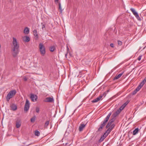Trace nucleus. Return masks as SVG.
Listing matches in <instances>:
<instances>
[{
  "instance_id": "nucleus-1",
  "label": "nucleus",
  "mask_w": 146,
  "mask_h": 146,
  "mask_svg": "<svg viewBox=\"0 0 146 146\" xmlns=\"http://www.w3.org/2000/svg\"><path fill=\"white\" fill-rule=\"evenodd\" d=\"M13 45L11 50L13 56L15 57L19 52V46L16 38L15 37H13Z\"/></svg>"
},
{
  "instance_id": "nucleus-2",
  "label": "nucleus",
  "mask_w": 146,
  "mask_h": 146,
  "mask_svg": "<svg viewBox=\"0 0 146 146\" xmlns=\"http://www.w3.org/2000/svg\"><path fill=\"white\" fill-rule=\"evenodd\" d=\"M111 114V112L110 113L105 119L104 121L102 122L101 124L100 125V127L98 129L99 131H100L102 130L103 127L105 126L107 122L108 121Z\"/></svg>"
},
{
  "instance_id": "nucleus-3",
  "label": "nucleus",
  "mask_w": 146,
  "mask_h": 146,
  "mask_svg": "<svg viewBox=\"0 0 146 146\" xmlns=\"http://www.w3.org/2000/svg\"><path fill=\"white\" fill-rule=\"evenodd\" d=\"M16 93V91L15 90L10 91L6 96L7 101H9L11 98H13L15 95Z\"/></svg>"
},
{
  "instance_id": "nucleus-4",
  "label": "nucleus",
  "mask_w": 146,
  "mask_h": 146,
  "mask_svg": "<svg viewBox=\"0 0 146 146\" xmlns=\"http://www.w3.org/2000/svg\"><path fill=\"white\" fill-rule=\"evenodd\" d=\"M39 47L41 54L43 56L46 53V50L43 44L42 43H40L39 45Z\"/></svg>"
},
{
  "instance_id": "nucleus-5",
  "label": "nucleus",
  "mask_w": 146,
  "mask_h": 146,
  "mask_svg": "<svg viewBox=\"0 0 146 146\" xmlns=\"http://www.w3.org/2000/svg\"><path fill=\"white\" fill-rule=\"evenodd\" d=\"M30 103L29 100L27 99L24 108L25 111H27L29 110L30 107Z\"/></svg>"
},
{
  "instance_id": "nucleus-6",
  "label": "nucleus",
  "mask_w": 146,
  "mask_h": 146,
  "mask_svg": "<svg viewBox=\"0 0 146 146\" xmlns=\"http://www.w3.org/2000/svg\"><path fill=\"white\" fill-rule=\"evenodd\" d=\"M130 10L137 19L139 20H140L141 19L140 17H139L137 13L135 10L134 9L131 8L130 9Z\"/></svg>"
},
{
  "instance_id": "nucleus-7",
  "label": "nucleus",
  "mask_w": 146,
  "mask_h": 146,
  "mask_svg": "<svg viewBox=\"0 0 146 146\" xmlns=\"http://www.w3.org/2000/svg\"><path fill=\"white\" fill-rule=\"evenodd\" d=\"M105 95V94L103 93L102 94H101L100 96H99L96 99L92 100V102L93 103H96L98 102L99 101H100L102 97Z\"/></svg>"
},
{
  "instance_id": "nucleus-8",
  "label": "nucleus",
  "mask_w": 146,
  "mask_h": 146,
  "mask_svg": "<svg viewBox=\"0 0 146 146\" xmlns=\"http://www.w3.org/2000/svg\"><path fill=\"white\" fill-rule=\"evenodd\" d=\"M109 134L107 133L106 131L101 136V138L99 140V142H100L103 141L107 137Z\"/></svg>"
},
{
  "instance_id": "nucleus-9",
  "label": "nucleus",
  "mask_w": 146,
  "mask_h": 146,
  "mask_svg": "<svg viewBox=\"0 0 146 146\" xmlns=\"http://www.w3.org/2000/svg\"><path fill=\"white\" fill-rule=\"evenodd\" d=\"M30 98L33 102L36 101L38 99V97L36 95L31 94Z\"/></svg>"
},
{
  "instance_id": "nucleus-10",
  "label": "nucleus",
  "mask_w": 146,
  "mask_h": 146,
  "mask_svg": "<svg viewBox=\"0 0 146 146\" xmlns=\"http://www.w3.org/2000/svg\"><path fill=\"white\" fill-rule=\"evenodd\" d=\"M21 120L19 119H17L16 121V126L17 128H19L21 125Z\"/></svg>"
},
{
  "instance_id": "nucleus-11",
  "label": "nucleus",
  "mask_w": 146,
  "mask_h": 146,
  "mask_svg": "<svg viewBox=\"0 0 146 146\" xmlns=\"http://www.w3.org/2000/svg\"><path fill=\"white\" fill-rule=\"evenodd\" d=\"M115 126L114 124H112L108 128V129L106 131V133L109 134L110 132L114 128Z\"/></svg>"
},
{
  "instance_id": "nucleus-12",
  "label": "nucleus",
  "mask_w": 146,
  "mask_h": 146,
  "mask_svg": "<svg viewBox=\"0 0 146 146\" xmlns=\"http://www.w3.org/2000/svg\"><path fill=\"white\" fill-rule=\"evenodd\" d=\"M54 101V99L53 98L47 97L46 98L45 102H52Z\"/></svg>"
},
{
  "instance_id": "nucleus-13",
  "label": "nucleus",
  "mask_w": 146,
  "mask_h": 146,
  "mask_svg": "<svg viewBox=\"0 0 146 146\" xmlns=\"http://www.w3.org/2000/svg\"><path fill=\"white\" fill-rule=\"evenodd\" d=\"M123 73L124 72H122L121 73L119 74L118 75H116L115 76L113 80H116L119 78L122 75Z\"/></svg>"
},
{
  "instance_id": "nucleus-14",
  "label": "nucleus",
  "mask_w": 146,
  "mask_h": 146,
  "mask_svg": "<svg viewBox=\"0 0 146 146\" xmlns=\"http://www.w3.org/2000/svg\"><path fill=\"white\" fill-rule=\"evenodd\" d=\"M23 40L24 41L26 42H28L30 40V38L27 36H24L23 37Z\"/></svg>"
},
{
  "instance_id": "nucleus-15",
  "label": "nucleus",
  "mask_w": 146,
  "mask_h": 146,
  "mask_svg": "<svg viewBox=\"0 0 146 146\" xmlns=\"http://www.w3.org/2000/svg\"><path fill=\"white\" fill-rule=\"evenodd\" d=\"M11 109L13 111H15L17 109V107L16 105L15 104H12L11 106Z\"/></svg>"
},
{
  "instance_id": "nucleus-16",
  "label": "nucleus",
  "mask_w": 146,
  "mask_h": 146,
  "mask_svg": "<svg viewBox=\"0 0 146 146\" xmlns=\"http://www.w3.org/2000/svg\"><path fill=\"white\" fill-rule=\"evenodd\" d=\"M86 125V124H81L79 127V130L80 131H82L83 130L84 128V127H85Z\"/></svg>"
},
{
  "instance_id": "nucleus-17",
  "label": "nucleus",
  "mask_w": 146,
  "mask_h": 146,
  "mask_svg": "<svg viewBox=\"0 0 146 146\" xmlns=\"http://www.w3.org/2000/svg\"><path fill=\"white\" fill-rule=\"evenodd\" d=\"M29 32V28L27 27H26L24 30V33L25 34H28Z\"/></svg>"
},
{
  "instance_id": "nucleus-18",
  "label": "nucleus",
  "mask_w": 146,
  "mask_h": 146,
  "mask_svg": "<svg viewBox=\"0 0 146 146\" xmlns=\"http://www.w3.org/2000/svg\"><path fill=\"white\" fill-rule=\"evenodd\" d=\"M139 129L138 128H136L133 131V135H135L138 133Z\"/></svg>"
},
{
  "instance_id": "nucleus-19",
  "label": "nucleus",
  "mask_w": 146,
  "mask_h": 146,
  "mask_svg": "<svg viewBox=\"0 0 146 146\" xmlns=\"http://www.w3.org/2000/svg\"><path fill=\"white\" fill-rule=\"evenodd\" d=\"M143 85L141 83L138 86L137 88L135 89L136 91L137 92L139 90L141 87L143 86Z\"/></svg>"
},
{
  "instance_id": "nucleus-20",
  "label": "nucleus",
  "mask_w": 146,
  "mask_h": 146,
  "mask_svg": "<svg viewBox=\"0 0 146 146\" xmlns=\"http://www.w3.org/2000/svg\"><path fill=\"white\" fill-rule=\"evenodd\" d=\"M127 104L125 103L123 105H122L120 108H119V110L121 111L125 107L126 105Z\"/></svg>"
},
{
  "instance_id": "nucleus-21",
  "label": "nucleus",
  "mask_w": 146,
  "mask_h": 146,
  "mask_svg": "<svg viewBox=\"0 0 146 146\" xmlns=\"http://www.w3.org/2000/svg\"><path fill=\"white\" fill-rule=\"evenodd\" d=\"M127 104L125 103L123 105H122L120 108H119V110L121 111L125 107L126 105Z\"/></svg>"
},
{
  "instance_id": "nucleus-22",
  "label": "nucleus",
  "mask_w": 146,
  "mask_h": 146,
  "mask_svg": "<svg viewBox=\"0 0 146 146\" xmlns=\"http://www.w3.org/2000/svg\"><path fill=\"white\" fill-rule=\"evenodd\" d=\"M127 104L125 103L123 105H122L120 108H119V110L121 111L125 107L126 105Z\"/></svg>"
},
{
  "instance_id": "nucleus-23",
  "label": "nucleus",
  "mask_w": 146,
  "mask_h": 146,
  "mask_svg": "<svg viewBox=\"0 0 146 146\" xmlns=\"http://www.w3.org/2000/svg\"><path fill=\"white\" fill-rule=\"evenodd\" d=\"M127 104L125 103L123 105H122L120 108H119V110L121 111L125 107L126 105Z\"/></svg>"
},
{
  "instance_id": "nucleus-24",
  "label": "nucleus",
  "mask_w": 146,
  "mask_h": 146,
  "mask_svg": "<svg viewBox=\"0 0 146 146\" xmlns=\"http://www.w3.org/2000/svg\"><path fill=\"white\" fill-rule=\"evenodd\" d=\"M127 104L125 103L123 105H122L120 108H119V110L121 111L125 107L126 105Z\"/></svg>"
},
{
  "instance_id": "nucleus-25",
  "label": "nucleus",
  "mask_w": 146,
  "mask_h": 146,
  "mask_svg": "<svg viewBox=\"0 0 146 146\" xmlns=\"http://www.w3.org/2000/svg\"><path fill=\"white\" fill-rule=\"evenodd\" d=\"M55 49V46H50L49 48V50L51 52H52L54 51Z\"/></svg>"
},
{
  "instance_id": "nucleus-26",
  "label": "nucleus",
  "mask_w": 146,
  "mask_h": 146,
  "mask_svg": "<svg viewBox=\"0 0 146 146\" xmlns=\"http://www.w3.org/2000/svg\"><path fill=\"white\" fill-rule=\"evenodd\" d=\"M33 33L34 35L36 36L37 38L38 37V35L37 34V31L36 30H34L33 31Z\"/></svg>"
},
{
  "instance_id": "nucleus-27",
  "label": "nucleus",
  "mask_w": 146,
  "mask_h": 146,
  "mask_svg": "<svg viewBox=\"0 0 146 146\" xmlns=\"http://www.w3.org/2000/svg\"><path fill=\"white\" fill-rule=\"evenodd\" d=\"M35 136H38L40 135V132L39 131L36 130L35 131Z\"/></svg>"
},
{
  "instance_id": "nucleus-28",
  "label": "nucleus",
  "mask_w": 146,
  "mask_h": 146,
  "mask_svg": "<svg viewBox=\"0 0 146 146\" xmlns=\"http://www.w3.org/2000/svg\"><path fill=\"white\" fill-rule=\"evenodd\" d=\"M112 123H111V122H110L109 121L108 124H107V125L106 126V128H108L109 127H110L112 124Z\"/></svg>"
},
{
  "instance_id": "nucleus-29",
  "label": "nucleus",
  "mask_w": 146,
  "mask_h": 146,
  "mask_svg": "<svg viewBox=\"0 0 146 146\" xmlns=\"http://www.w3.org/2000/svg\"><path fill=\"white\" fill-rule=\"evenodd\" d=\"M36 117L34 116L31 119V122H33L35 120Z\"/></svg>"
},
{
  "instance_id": "nucleus-30",
  "label": "nucleus",
  "mask_w": 146,
  "mask_h": 146,
  "mask_svg": "<svg viewBox=\"0 0 146 146\" xmlns=\"http://www.w3.org/2000/svg\"><path fill=\"white\" fill-rule=\"evenodd\" d=\"M49 124V121H47L46 122L45 124H44V127H47L48 125Z\"/></svg>"
},
{
  "instance_id": "nucleus-31",
  "label": "nucleus",
  "mask_w": 146,
  "mask_h": 146,
  "mask_svg": "<svg viewBox=\"0 0 146 146\" xmlns=\"http://www.w3.org/2000/svg\"><path fill=\"white\" fill-rule=\"evenodd\" d=\"M121 111L119 109L115 113V115H118L120 113Z\"/></svg>"
},
{
  "instance_id": "nucleus-32",
  "label": "nucleus",
  "mask_w": 146,
  "mask_h": 146,
  "mask_svg": "<svg viewBox=\"0 0 146 146\" xmlns=\"http://www.w3.org/2000/svg\"><path fill=\"white\" fill-rule=\"evenodd\" d=\"M146 82V77L141 82L142 84H143V85L145 84V83Z\"/></svg>"
},
{
  "instance_id": "nucleus-33",
  "label": "nucleus",
  "mask_w": 146,
  "mask_h": 146,
  "mask_svg": "<svg viewBox=\"0 0 146 146\" xmlns=\"http://www.w3.org/2000/svg\"><path fill=\"white\" fill-rule=\"evenodd\" d=\"M59 9L60 10V13H62V10L61 7V4L60 3H59Z\"/></svg>"
},
{
  "instance_id": "nucleus-34",
  "label": "nucleus",
  "mask_w": 146,
  "mask_h": 146,
  "mask_svg": "<svg viewBox=\"0 0 146 146\" xmlns=\"http://www.w3.org/2000/svg\"><path fill=\"white\" fill-rule=\"evenodd\" d=\"M41 24L42 25V29L43 30V29L45 27V25L44 24H43L42 23Z\"/></svg>"
},
{
  "instance_id": "nucleus-35",
  "label": "nucleus",
  "mask_w": 146,
  "mask_h": 146,
  "mask_svg": "<svg viewBox=\"0 0 146 146\" xmlns=\"http://www.w3.org/2000/svg\"><path fill=\"white\" fill-rule=\"evenodd\" d=\"M36 112L38 113L39 112V108L38 107H37L36 108Z\"/></svg>"
},
{
  "instance_id": "nucleus-36",
  "label": "nucleus",
  "mask_w": 146,
  "mask_h": 146,
  "mask_svg": "<svg viewBox=\"0 0 146 146\" xmlns=\"http://www.w3.org/2000/svg\"><path fill=\"white\" fill-rule=\"evenodd\" d=\"M137 91H136V90L135 89L133 92L132 93V94L133 95H135V94L137 93Z\"/></svg>"
},
{
  "instance_id": "nucleus-37",
  "label": "nucleus",
  "mask_w": 146,
  "mask_h": 146,
  "mask_svg": "<svg viewBox=\"0 0 146 146\" xmlns=\"http://www.w3.org/2000/svg\"><path fill=\"white\" fill-rule=\"evenodd\" d=\"M118 44L119 45H121L122 44V42L120 41H118Z\"/></svg>"
},
{
  "instance_id": "nucleus-38",
  "label": "nucleus",
  "mask_w": 146,
  "mask_h": 146,
  "mask_svg": "<svg viewBox=\"0 0 146 146\" xmlns=\"http://www.w3.org/2000/svg\"><path fill=\"white\" fill-rule=\"evenodd\" d=\"M141 57H142L141 55H140L139 56V57L138 58V60H139V61L140 60H141Z\"/></svg>"
},
{
  "instance_id": "nucleus-39",
  "label": "nucleus",
  "mask_w": 146,
  "mask_h": 146,
  "mask_svg": "<svg viewBox=\"0 0 146 146\" xmlns=\"http://www.w3.org/2000/svg\"><path fill=\"white\" fill-rule=\"evenodd\" d=\"M114 121L113 119H112L110 120L109 121V122H111V123H112Z\"/></svg>"
},
{
  "instance_id": "nucleus-40",
  "label": "nucleus",
  "mask_w": 146,
  "mask_h": 146,
  "mask_svg": "<svg viewBox=\"0 0 146 146\" xmlns=\"http://www.w3.org/2000/svg\"><path fill=\"white\" fill-rule=\"evenodd\" d=\"M110 46L111 47H114V45H113V43H111L110 44Z\"/></svg>"
},
{
  "instance_id": "nucleus-41",
  "label": "nucleus",
  "mask_w": 146,
  "mask_h": 146,
  "mask_svg": "<svg viewBox=\"0 0 146 146\" xmlns=\"http://www.w3.org/2000/svg\"><path fill=\"white\" fill-rule=\"evenodd\" d=\"M27 79L26 77H24L23 78V80L25 81H26L27 80Z\"/></svg>"
},
{
  "instance_id": "nucleus-42",
  "label": "nucleus",
  "mask_w": 146,
  "mask_h": 146,
  "mask_svg": "<svg viewBox=\"0 0 146 146\" xmlns=\"http://www.w3.org/2000/svg\"><path fill=\"white\" fill-rule=\"evenodd\" d=\"M67 53L66 54H65V56L66 58H67Z\"/></svg>"
},
{
  "instance_id": "nucleus-43",
  "label": "nucleus",
  "mask_w": 146,
  "mask_h": 146,
  "mask_svg": "<svg viewBox=\"0 0 146 146\" xmlns=\"http://www.w3.org/2000/svg\"><path fill=\"white\" fill-rule=\"evenodd\" d=\"M67 50H69V48H68V46H67Z\"/></svg>"
},
{
  "instance_id": "nucleus-44",
  "label": "nucleus",
  "mask_w": 146,
  "mask_h": 146,
  "mask_svg": "<svg viewBox=\"0 0 146 146\" xmlns=\"http://www.w3.org/2000/svg\"><path fill=\"white\" fill-rule=\"evenodd\" d=\"M55 1H58V0H55Z\"/></svg>"
}]
</instances>
